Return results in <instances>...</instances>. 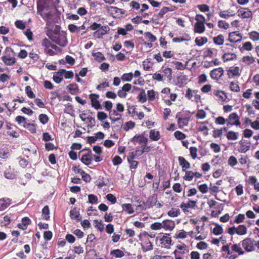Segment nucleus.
<instances>
[{
    "instance_id": "nucleus-3",
    "label": "nucleus",
    "mask_w": 259,
    "mask_h": 259,
    "mask_svg": "<svg viewBox=\"0 0 259 259\" xmlns=\"http://www.w3.org/2000/svg\"><path fill=\"white\" fill-rule=\"evenodd\" d=\"M227 126H232L233 125L238 126L241 125L240 118L236 112L230 114L227 118Z\"/></svg>"
},
{
    "instance_id": "nucleus-39",
    "label": "nucleus",
    "mask_w": 259,
    "mask_h": 259,
    "mask_svg": "<svg viewBox=\"0 0 259 259\" xmlns=\"http://www.w3.org/2000/svg\"><path fill=\"white\" fill-rule=\"evenodd\" d=\"M207 42L206 37H198L195 40V42L198 46H202Z\"/></svg>"
},
{
    "instance_id": "nucleus-64",
    "label": "nucleus",
    "mask_w": 259,
    "mask_h": 259,
    "mask_svg": "<svg viewBox=\"0 0 259 259\" xmlns=\"http://www.w3.org/2000/svg\"><path fill=\"white\" fill-rule=\"evenodd\" d=\"M143 69L146 71H148L152 68V63L150 61H144L143 62Z\"/></svg>"
},
{
    "instance_id": "nucleus-5",
    "label": "nucleus",
    "mask_w": 259,
    "mask_h": 259,
    "mask_svg": "<svg viewBox=\"0 0 259 259\" xmlns=\"http://www.w3.org/2000/svg\"><path fill=\"white\" fill-rule=\"evenodd\" d=\"M254 242L251 238H247L241 242L242 246L246 251H252L255 249Z\"/></svg>"
},
{
    "instance_id": "nucleus-33",
    "label": "nucleus",
    "mask_w": 259,
    "mask_h": 259,
    "mask_svg": "<svg viewBox=\"0 0 259 259\" xmlns=\"http://www.w3.org/2000/svg\"><path fill=\"white\" fill-rule=\"evenodd\" d=\"M242 61L247 65H250L255 62V58L252 56H246L242 58Z\"/></svg>"
},
{
    "instance_id": "nucleus-27",
    "label": "nucleus",
    "mask_w": 259,
    "mask_h": 259,
    "mask_svg": "<svg viewBox=\"0 0 259 259\" xmlns=\"http://www.w3.org/2000/svg\"><path fill=\"white\" fill-rule=\"evenodd\" d=\"M191 40V37L188 34H185L184 35L181 37H177L173 38V42H180L181 41H189Z\"/></svg>"
},
{
    "instance_id": "nucleus-60",
    "label": "nucleus",
    "mask_w": 259,
    "mask_h": 259,
    "mask_svg": "<svg viewBox=\"0 0 259 259\" xmlns=\"http://www.w3.org/2000/svg\"><path fill=\"white\" fill-rule=\"evenodd\" d=\"M38 118L40 122L43 124H46L49 121L48 116L45 114H40L39 115Z\"/></svg>"
},
{
    "instance_id": "nucleus-55",
    "label": "nucleus",
    "mask_w": 259,
    "mask_h": 259,
    "mask_svg": "<svg viewBox=\"0 0 259 259\" xmlns=\"http://www.w3.org/2000/svg\"><path fill=\"white\" fill-rule=\"evenodd\" d=\"M249 36L251 39L253 41H257L259 40V32L253 31L249 33Z\"/></svg>"
},
{
    "instance_id": "nucleus-11",
    "label": "nucleus",
    "mask_w": 259,
    "mask_h": 259,
    "mask_svg": "<svg viewBox=\"0 0 259 259\" xmlns=\"http://www.w3.org/2000/svg\"><path fill=\"white\" fill-rule=\"evenodd\" d=\"M52 40L61 47H65L68 43L67 38L63 35L59 34L58 37H55Z\"/></svg>"
},
{
    "instance_id": "nucleus-30",
    "label": "nucleus",
    "mask_w": 259,
    "mask_h": 259,
    "mask_svg": "<svg viewBox=\"0 0 259 259\" xmlns=\"http://www.w3.org/2000/svg\"><path fill=\"white\" fill-rule=\"evenodd\" d=\"M110 115H114L116 116L117 117H112L111 116H110V119L112 120V122H115L116 121H117L120 119H121L122 115L118 113V112H117L116 110H113L111 111V113L110 114Z\"/></svg>"
},
{
    "instance_id": "nucleus-13",
    "label": "nucleus",
    "mask_w": 259,
    "mask_h": 259,
    "mask_svg": "<svg viewBox=\"0 0 259 259\" xmlns=\"http://www.w3.org/2000/svg\"><path fill=\"white\" fill-rule=\"evenodd\" d=\"M93 160L92 153L90 149H88V153L82 156L81 161L82 163L87 165H89L92 163Z\"/></svg>"
},
{
    "instance_id": "nucleus-44",
    "label": "nucleus",
    "mask_w": 259,
    "mask_h": 259,
    "mask_svg": "<svg viewBox=\"0 0 259 259\" xmlns=\"http://www.w3.org/2000/svg\"><path fill=\"white\" fill-rule=\"evenodd\" d=\"M23 126L27 128L31 133H36V128L34 124L27 123L23 124Z\"/></svg>"
},
{
    "instance_id": "nucleus-24",
    "label": "nucleus",
    "mask_w": 259,
    "mask_h": 259,
    "mask_svg": "<svg viewBox=\"0 0 259 259\" xmlns=\"http://www.w3.org/2000/svg\"><path fill=\"white\" fill-rule=\"evenodd\" d=\"M162 226L165 230L171 231L175 227V223L172 221L166 220L162 221Z\"/></svg>"
},
{
    "instance_id": "nucleus-34",
    "label": "nucleus",
    "mask_w": 259,
    "mask_h": 259,
    "mask_svg": "<svg viewBox=\"0 0 259 259\" xmlns=\"http://www.w3.org/2000/svg\"><path fill=\"white\" fill-rule=\"evenodd\" d=\"M138 101L141 103H145L146 102L147 98L145 90L143 89L140 90V93L138 96Z\"/></svg>"
},
{
    "instance_id": "nucleus-10",
    "label": "nucleus",
    "mask_w": 259,
    "mask_h": 259,
    "mask_svg": "<svg viewBox=\"0 0 259 259\" xmlns=\"http://www.w3.org/2000/svg\"><path fill=\"white\" fill-rule=\"evenodd\" d=\"M100 28L102 29L101 31L97 30L94 32V35L98 38H102L104 35L109 33L110 29L108 25L102 26Z\"/></svg>"
},
{
    "instance_id": "nucleus-31",
    "label": "nucleus",
    "mask_w": 259,
    "mask_h": 259,
    "mask_svg": "<svg viewBox=\"0 0 259 259\" xmlns=\"http://www.w3.org/2000/svg\"><path fill=\"white\" fill-rule=\"evenodd\" d=\"M247 233V228L244 225H239L236 228V233L239 235H243Z\"/></svg>"
},
{
    "instance_id": "nucleus-17",
    "label": "nucleus",
    "mask_w": 259,
    "mask_h": 259,
    "mask_svg": "<svg viewBox=\"0 0 259 259\" xmlns=\"http://www.w3.org/2000/svg\"><path fill=\"white\" fill-rule=\"evenodd\" d=\"M12 204V200L9 198L0 199V210H4Z\"/></svg>"
},
{
    "instance_id": "nucleus-8",
    "label": "nucleus",
    "mask_w": 259,
    "mask_h": 259,
    "mask_svg": "<svg viewBox=\"0 0 259 259\" xmlns=\"http://www.w3.org/2000/svg\"><path fill=\"white\" fill-rule=\"evenodd\" d=\"M211 95L216 97L219 101L223 103L226 102L227 99L226 94L224 91L221 90H214L213 92L211 94Z\"/></svg>"
},
{
    "instance_id": "nucleus-54",
    "label": "nucleus",
    "mask_w": 259,
    "mask_h": 259,
    "mask_svg": "<svg viewBox=\"0 0 259 259\" xmlns=\"http://www.w3.org/2000/svg\"><path fill=\"white\" fill-rule=\"evenodd\" d=\"M9 155V150L7 148L0 149V157L3 159H6L8 157Z\"/></svg>"
},
{
    "instance_id": "nucleus-58",
    "label": "nucleus",
    "mask_w": 259,
    "mask_h": 259,
    "mask_svg": "<svg viewBox=\"0 0 259 259\" xmlns=\"http://www.w3.org/2000/svg\"><path fill=\"white\" fill-rule=\"evenodd\" d=\"M218 25L219 28H224L225 29L229 28L230 26L229 24L224 20H219Z\"/></svg>"
},
{
    "instance_id": "nucleus-16",
    "label": "nucleus",
    "mask_w": 259,
    "mask_h": 259,
    "mask_svg": "<svg viewBox=\"0 0 259 259\" xmlns=\"http://www.w3.org/2000/svg\"><path fill=\"white\" fill-rule=\"evenodd\" d=\"M196 206V201L189 200L187 202H183L180 205L181 208L183 210H185L186 209L192 208L195 209Z\"/></svg>"
},
{
    "instance_id": "nucleus-18",
    "label": "nucleus",
    "mask_w": 259,
    "mask_h": 259,
    "mask_svg": "<svg viewBox=\"0 0 259 259\" xmlns=\"http://www.w3.org/2000/svg\"><path fill=\"white\" fill-rule=\"evenodd\" d=\"M46 6L45 0H37V13L41 17L43 16L42 12L44 11Z\"/></svg>"
},
{
    "instance_id": "nucleus-49",
    "label": "nucleus",
    "mask_w": 259,
    "mask_h": 259,
    "mask_svg": "<svg viewBox=\"0 0 259 259\" xmlns=\"http://www.w3.org/2000/svg\"><path fill=\"white\" fill-rule=\"evenodd\" d=\"M95 223V227L97 228L100 231L102 232L104 230V225L101 221H99L97 220L94 221Z\"/></svg>"
},
{
    "instance_id": "nucleus-38",
    "label": "nucleus",
    "mask_w": 259,
    "mask_h": 259,
    "mask_svg": "<svg viewBox=\"0 0 259 259\" xmlns=\"http://www.w3.org/2000/svg\"><path fill=\"white\" fill-rule=\"evenodd\" d=\"M230 90L234 92L238 93L240 91V87L237 82L231 81L229 83Z\"/></svg>"
},
{
    "instance_id": "nucleus-6",
    "label": "nucleus",
    "mask_w": 259,
    "mask_h": 259,
    "mask_svg": "<svg viewBox=\"0 0 259 259\" xmlns=\"http://www.w3.org/2000/svg\"><path fill=\"white\" fill-rule=\"evenodd\" d=\"M224 73V70L223 68L219 67L211 70L210 73V75L212 79L218 80L222 77Z\"/></svg>"
},
{
    "instance_id": "nucleus-37",
    "label": "nucleus",
    "mask_w": 259,
    "mask_h": 259,
    "mask_svg": "<svg viewBox=\"0 0 259 259\" xmlns=\"http://www.w3.org/2000/svg\"><path fill=\"white\" fill-rule=\"evenodd\" d=\"M236 157L233 155L230 156L228 159V164L232 167H234L238 164Z\"/></svg>"
},
{
    "instance_id": "nucleus-29",
    "label": "nucleus",
    "mask_w": 259,
    "mask_h": 259,
    "mask_svg": "<svg viewBox=\"0 0 259 259\" xmlns=\"http://www.w3.org/2000/svg\"><path fill=\"white\" fill-rule=\"evenodd\" d=\"M224 36L220 34L213 38V42L216 45L221 46L224 44Z\"/></svg>"
},
{
    "instance_id": "nucleus-14",
    "label": "nucleus",
    "mask_w": 259,
    "mask_h": 259,
    "mask_svg": "<svg viewBox=\"0 0 259 259\" xmlns=\"http://www.w3.org/2000/svg\"><path fill=\"white\" fill-rule=\"evenodd\" d=\"M157 201V195L153 194L148 197L145 205L146 208H150L154 205H156Z\"/></svg>"
},
{
    "instance_id": "nucleus-45",
    "label": "nucleus",
    "mask_w": 259,
    "mask_h": 259,
    "mask_svg": "<svg viewBox=\"0 0 259 259\" xmlns=\"http://www.w3.org/2000/svg\"><path fill=\"white\" fill-rule=\"evenodd\" d=\"M156 92L153 90H148L147 91L148 99L150 101H154L156 99Z\"/></svg>"
},
{
    "instance_id": "nucleus-40",
    "label": "nucleus",
    "mask_w": 259,
    "mask_h": 259,
    "mask_svg": "<svg viewBox=\"0 0 259 259\" xmlns=\"http://www.w3.org/2000/svg\"><path fill=\"white\" fill-rule=\"evenodd\" d=\"M133 78V73L132 72L124 73L121 77V79L124 81H131Z\"/></svg>"
},
{
    "instance_id": "nucleus-50",
    "label": "nucleus",
    "mask_w": 259,
    "mask_h": 259,
    "mask_svg": "<svg viewBox=\"0 0 259 259\" xmlns=\"http://www.w3.org/2000/svg\"><path fill=\"white\" fill-rule=\"evenodd\" d=\"M232 250L236 252H238L239 254H243L244 253V251L242 250V248L240 247L239 244H233L232 246Z\"/></svg>"
},
{
    "instance_id": "nucleus-59",
    "label": "nucleus",
    "mask_w": 259,
    "mask_h": 259,
    "mask_svg": "<svg viewBox=\"0 0 259 259\" xmlns=\"http://www.w3.org/2000/svg\"><path fill=\"white\" fill-rule=\"evenodd\" d=\"M190 155L192 159H195L197 156V149L196 147H191L190 148Z\"/></svg>"
},
{
    "instance_id": "nucleus-23",
    "label": "nucleus",
    "mask_w": 259,
    "mask_h": 259,
    "mask_svg": "<svg viewBox=\"0 0 259 259\" xmlns=\"http://www.w3.org/2000/svg\"><path fill=\"white\" fill-rule=\"evenodd\" d=\"M205 23L196 22L194 26V30L195 33H202L205 30Z\"/></svg>"
},
{
    "instance_id": "nucleus-52",
    "label": "nucleus",
    "mask_w": 259,
    "mask_h": 259,
    "mask_svg": "<svg viewBox=\"0 0 259 259\" xmlns=\"http://www.w3.org/2000/svg\"><path fill=\"white\" fill-rule=\"evenodd\" d=\"M25 92L28 97L30 99H34L35 95L34 94L30 86H26L25 87Z\"/></svg>"
},
{
    "instance_id": "nucleus-43",
    "label": "nucleus",
    "mask_w": 259,
    "mask_h": 259,
    "mask_svg": "<svg viewBox=\"0 0 259 259\" xmlns=\"http://www.w3.org/2000/svg\"><path fill=\"white\" fill-rule=\"evenodd\" d=\"M205 123H208V122L206 121H204V122H201L200 123V125L199 126V127L198 128V130L201 132L205 131L206 133H205L204 134L206 136L208 135V128L206 125H204V124H205Z\"/></svg>"
},
{
    "instance_id": "nucleus-12",
    "label": "nucleus",
    "mask_w": 259,
    "mask_h": 259,
    "mask_svg": "<svg viewBox=\"0 0 259 259\" xmlns=\"http://www.w3.org/2000/svg\"><path fill=\"white\" fill-rule=\"evenodd\" d=\"M159 241L161 244L162 247L165 248H169L171 243V238L169 237V234H165L162 237L159 238Z\"/></svg>"
},
{
    "instance_id": "nucleus-53",
    "label": "nucleus",
    "mask_w": 259,
    "mask_h": 259,
    "mask_svg": "<svg viewBox=\"0 0 259 259\" xmlns=\"http://www.w3.org/2000/svg\"><path fill=\"white\" fill-rule=\"evenodd\" d=\"M135 123L132 121H129L126 122L123 126V129L125 131H127L130 129H132L134 127Z\"/></svg>"
},
{
    "instance_id": "nucleus-32",
    "label": "nucleus",
    "mask_w": 259,
    "mask_h": 259,
    "mask_svg": "<svg viewBox=\"0 0 259 259\" xmlns=\"http://www.w3.org/2000/svg\"><path fill=\"white\" fill-rule=\"evenodd\" d=\"M153 248V245L152 243L148 240L147 241H145L144 244L142 245V249L143 252H145L148 251H150L152 250Z\"/></svg>"
},
{
    "instance_id": "nucleus-46",
    "label": "nucleus",
    "mask_w": 259,
    "mask_h": 259,
    "mask_svg": "<svg viewBox=\"0 0 259 259\" xmlns=\"http://www.w3.org/2000/svg\"><path fill=\"white\" fill-rule=\"evenodd\" d=\"M227 118H225L223 116H218L215 118L214 122L216 124L224 125L227 124Z\"/></svg>"
},
{
    "instance_id": "nucleus-20",
    "label": "nucleus",
    "mask_w": 259,
    "mask_h": 259,
    "mask_svg": "<svg viewBox=\"0 0 259 259\" xmlns=\"http://www.w3.org/2000/svg\"><path fill=\"white\" fill-rule=\"evenodd\" d=\"M240 69L238 66H236L233 68H230L227 71V74L229 78H233L236 76H240Z\"/></svg>"
},
{
    "instance_id": "nucleus-62",
    "label": "nucleus",
    "mask_w": 259,
    "mask_h": 259,
    "mask_svg": "<svg viewBox=\"0 0 259 259\" xmlns=\"http://www.w3.org/2000/svg\"><path fill=\"white\" fill-rule=\"evenodd\" d=\"M145 35L150 42H154L156 40V37L153 34L149 32L145 33Z\"/></svg>"
},
{
    "instance_id": "nucleus-63",
    "label": "nucleus",
    "mask_w": 259,
    "mask_h": 259,
    "mask_svg": "<svg viewBox=\"0 0 259 259\" xmlns=\"http://www.w3.org/2000/svg\"><path fill=\"white\" fill-rule=\"evenodd\" d=\"M174 136L178 140H183L186 138V135L179 131H176L174 133Z\"/></svg>"
},
{
    "instance_id": "nucleus-1",
    "label": "nucleus",
    "mask_w": 259,
    "mask_h": 259,
    "mask_svg": "<svg viewBox=\"0 0 259 259\" xmlns=\"http://www.w3.org/2000/svg\"><path fill=\"white\" fill-rule=\"evenodd\" d=\"M225 46L227 47L224 48V51L225 53L222 56V59L224 62H227L236 59L237 56L235 53H233V47L232 45L229 44H226Z\"/></svg>"
},
{
    "instance_id": "nucleus-21",
    "label": "nucleus",
    "mask_w": 259,
    "mask_h": 259,
    "mask_svg": "<svg viewBox=\"0 0 259 259\" xmlns=\"http://www.w3.org/2000/svg\"><path fill=\"white\" fill-rule=\"evenodd\" d=\"M149 138L152 141H158L161 138L160 132L155 129L151 130L149 132Z\"/></svg>"
},
{
    "instance_id": "nucleus-28",
    "label": "nucleus",
    "mask_w": 259,
    "mask_h": 259,
    "mask_svg": "<svg viewBox=\"0 0 259 259\" xmlns=\"http://www.w3.org/2000/svg\"><path fill=\"white\" fill-rule=\"evenodd\" d=\"M226 136L227 140L235 141L238 138V133L229 131L227 133Z\"/></svg>"
},
{
    "instance_id": "nucleus-26",
    "label": "nucleus",
    "mask_w": 259,
    "mask_h": 259,
    "mask_svg": "<svg viewBox=\"0 0 259 259\" xmlns=\"http://www.w3.org/2000/svg\"><path fill=\"white\" fill-rule=\"evenodd\" d=\"M249 184L254 186V190L259 191V183L257 182V179L255 176H251L248 179Z\"/></svg>"
},
{
    "instance_id": "nucleus-61",
    "label": "nucleus",
    "mask_w": 259,
    "mask_h": 259,
    "mask_svg": "<svg viewBox=\"0 0 259 259\" xmlns=\"http://www.w3.org/2000/svg\"><path fill=\"white\" fill-rule=\"evenodd\" d=\"M189 120V118H187V117L178 118V123L180 126H183L184 125H187Z\"/></svg>"
},
{
    "instance_id": "nucleus-4",
    "label": "nucleus",
    "mask_w": 259,
    "mask_h": 259,
    "mask_svg": "<svg viewBox=\"0 0 259 259\" xmlns=\"http://www.w3.org/2000/svg\"><path fill=\"white\" fill-rule=\"evenodd\" d=\"M237 151L241 153H245L250 148L251 143L246 140L242 139L239 142Z\"/></svg>"
},
{
    "instance_id": "nucleus-51",
    "label": "nucleus",
    "mask_w": 259,
    "mask_h": 259,
    "mask_svg": "<svg viewBox=\"0 0 259 259\" xmlns=\"http://www.w3.org/2000/svg\"><path fill=\"white\" fill-rule=\"evenodd\" d=\"M194 178V174L192 171H185V175L183 177L185 180L191 181Z\"/></svg>"
},
{
    "instance_id": "nucleus-7",
    "label": "nucleus",
    "mask_w": 259,
    "mask_h": 259,
    "mask_svg": "<svg viewBox=\"0 0 259 259\" xmlns=\"http://www.w3.org/2000/svg\"><path fill=\"white\" fill-rule=\"evenodd\" d=\"M238 16L242 19L251 18L252 16V12L247 8H242L238 10Z\"/></svg>"
},
{
    "instance_id": "nucleus-56",
    "label": "nucleus",
    "mask_w": 259,
    "mask_h": 259,
    "mask_svg": "<svg viewBox=\"0 0 259 259\" xmlns=\"http://www.w3.org/2000/svg\"><path fill=\"white\" fill-rule=\"evenodd\" d=\"M206 113L203 109L198 110L196 114V117L197 119H202L206 117Z\"/></svg>"
},
{
    "instance_id": "nucleus-42",
    "label": "nucleus",
    "mask_w": 259,
    "mask_h": 259,
    "mask_svg": "<svg viewBox=\"0 0 259 259\" xmlns=\"http://www.w3.org/2000/svg\"><path fill=\"white\" fill-rule=\"evenodd\" d=\"M110 254L115 257H121L124 255L123 252L119 249L112 250Z\"/></svg>"
},
{
    "instance_id": "nucleus-35",
    "label": "nucleus",
    "mask_w": 259,
    "mask_h": 259,
    "mask_svg": "<svg viewBox=\"0 0 259 259\" xmlns=\"http://www.w3.org/2000/svg\"><path fill=\"white\" fill-rule=\"evenodd\" d=\"M67 89L69 91L70 93L72 95L75 94L76 92H78V85L75 83H73L69 84L67 86Z\"/></svg>"
},
{
    "instance_id": "nucleus-57",
    "label": "nucleus",
    "mask_w": 259,
    "mask_h": 259,
    "mask_svg": "<svg viewBox=\"0 0 259 259\" xmlns=\"http://www.w3.org/2000/svg\"><path fill=\"white\" fill-rule=\"evenodd\" d=\"M163 72L165 76H166L169 79L172 78V70L171 68L166 67L163 70Z\"/></svg>"
},
{
    "instance_id": "nucleus-48",
    "label": "nucleus",
    "mask_w": 259,
    "mask_h": 259,
    "mask_svg": "<svg viewBox=\"0 0 259 259\" xmlns=\"http://www.w3.org/2000/svg\"><path fill=\"white\" fill-rule=\"evenodd\" d=\"M61 70L66 79H70L73 77L74 74L72 71H67L64 69H61Z\"/></svg>"
},
{
    "instance_id": "nucleus-47",
    "label": "nucleus",
    "mask_w": 259,
    "mask_h": 259,
    "mask_svg": "<svg viewBox=\"0 0 259 259\" xmlns=\"http://www.w3.org/2000/svg\"><path fill=\"white\" fill-rule=\"evenodd\" d=\"M104 177L99 176L98 180L96 181V185L99 189L102 188L103 186L107 185V184L104 181Z\"/></svg>"
},
{
    "instance_id": "nucleus-2",
    "label": "nucleus",
    "mask_w": 259,
    "mask_h": 259,
    "mask_svg": "<svg viewBox=\"0 0 259 259\" xmlns=\"http://www.w3.org/2000/svg\"><path fill=\"white\" fill-rule=\"evenodd\" d=\"M10 53H14L13 50L10 47H6L5 49L6 55L2 57V60L7 66H12L16 62L15 58L11 56Z\"/></svg>"
},
{
    "instance_id": "nucleus-25",
    "label": "nucleus",
    "mask_w": 259,
    "mask_h": 259,
    "mask_svg": "<svg viewBox=\"0 0 259 259\" xmlns=\"http://www.w3.org/2000/svg\"><path fill=\"white\" fill-rule=\"evenodd\" d=\"M53 79L57 83H60L63 80V73L62 72L61 69H59L57 72L54 73Z\"/></svg>"
},
{
    "instance_id": "nucleus-41",
    "label": "nucleus",
    "mask_w": 259,
    "mask_h": 259,
    "mask_svg": "<svg viewBox=\"0 0 259 259\" xmlns=\"http://www.w3.org/2000/svg\"><path fill=\"white\" fill-rule=\"evenodd\" d=\"M70 215L72 219H74L77 222L80 221L82 219L79 211H70Z\"/></svg>"
},
{
    "instance_id": "nucleus-15",
    "label": "nucleus",
    "mask_w": 259,
    "mask_h": 259,
    "mask_svg": "<svg viewBox=\"0 0 259 259\" xmlns=\"http://www.w3.org/2000/svg\"><path fill=\"white\" fill-rule=\"evenodd\" d=\"M241 34L236 31L230 32L229 34L228 40L230 42H236L240 41L241 39Z\"/></svg>"
},
{
    "instance_id": "nucleus-9",
    "label": "nucleus",
    "mask_w": 259,
    "mask_h": 259,
    "mask_svg": "<svg viewBox=\"0 0 259 259\" xmlns=\"http://www.w3.org/2000/svg\"><path fill=\"white\" fill-rule=\"evenodd\" d=\"M89 98L91 101V105L96 109H101V106L98 100L99 95L96 94H91L89 96Z\"/></svg>"
},
{
    "instance_id": "nucleus-19",
    "label": "nucleus",
    "mask_w": 259,
    "mask_h": 259,
    "mask_svg": "<svg viewBox=\"0 0 259 259\" xmlns=\"http://www.w3.org/2000/svg\"><path fill=\"white\" fill-rule=\"evenodd\" d=\"M132 141L134 143H138L139 144H147L148 139V138L145 137L143 135H140L135 136Z\"/></svg>"
},
{
    "instance_id": "nucleus-22",
    "label": "nucleus",
    "mask_w": 259,
    "mask_h": 259,
    "mask_svg": "<svg viewBox=\"0 0 259 259\" xmlns=\"http://www.w3.org/2000/svg\"><path fill=\"white\" fill-rule=\"evenodd\" d=\"M180 165L182 167V170L186 171V169L190 167V163L187 161L183 157L180 156L178 158Z\"/></svg>"
},
{
    "instance_id": "nucleus-36",
    "label": "nucleus",
    "mask_w": 259,
    "mask_h": 259,
    "mask_svg": "<svg viewBox=\"0 0 259 259\" xmlns=\"http://www.w3.org/2000/svg\"><path fill=\"white\" fill-rule=\"evenodd\" d=\"M92 55L93 57H94L95 59L99 62H101L106 59L104 55L100 52L93 53Z\"/></svg>"
}]
</instances>
